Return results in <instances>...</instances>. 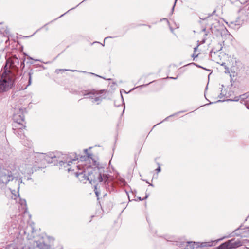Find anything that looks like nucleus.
Instances as JSON below:
<instances>
[{"label":"nucleus","instance_id":"4","mask_svg":"<svg viewBox=\"0 0 249 249\" xmlns=\"http://www.w3.org/2000/svg\"><path fill=\"white\" fill-rule=\"evenodd\" d=\"M14 120L16 122L14 125L15 128H13L14 133L21 138L22 137H24L23 131L25 129L26 126L23 124L24 122V116L23 113L19 115L15 114L14 115Z\"/></svg>","mask_w":249,"mask_h":249},{"label":"nucleus","instance_id":"22","mask_svg":"<svg viewBox=\"0 0 249 249\" xmlns=\"http://www.w3.org/2000/svg\"><path fill=\"white\" fill-rule=\"evenodd\" d=\"M139 200H142V199H141V197H139Z\"/></svg>","mask_w":249,"mask_h":249},{"label":"nucleus","instance_id":"20","mask_svg":"<svg viewBox=\"0 0 249 249\" xmlns=\"http://www.w3.org/2000/svg\"><path fill=\"white\" fill-rule=\"evenodd\" d=\"M196 66H197L198 67L203 68L202 67H201L200 66H199V65H196Z\"/></svg>","mask_w":249,"mask_h":249},{"label":"nucleus","instance_id":"3","mask_svg":"<svg viewBox=\"0 0 249 249\" xmlns=\"http://www.w3.org/2000/svg\"><path fill=\"white\" fill-rule=\"evenodd\" d=\"M36 157L38 158L41 163H44L45 162L49 163L56 161L59 163L63 162L64 164L66 163L68 166H70V163H72V162L76 161L78 159L77 156L76 155L71 154L70 156L65 155H64V158H65L66 160L63 161L59 160L57 154L54 153H49L48 154L39 153H37Z\"/></svg>","mask_w":249,"mask_h":249},{"label":"nucleus","instance_id":"14","mask_svg":"<svg viewBox=\"0 0 249 249\" xmlns=\"http://www.w3.org/2000/svg\"><path fill=\"white\" fill-rule=\"evenodd\" d=\"M91 156H92V155H91V154H88V157L89 158H91Z\"/></svg>","mask_w":249,"mask_h":249},{"label":"nucleus","instance_id":"17","mask_svg":"<svg viewBox=\"0 0 249 249\" xmlns=\"http://www.w3.org/2000/svg\"><path fill=\"white\" fill-rule=\"evenodd\" d=\"M84 151H85V153H87V151H88V149H84Z\"/></svg>","mask_w":249,"mask_h":249},{"label":"nucleus","instance_id":"11","mask_svg":"<svg viewBox=\"0 0 249 249\" xmlns=\"http://www.w3.org/2000/svg\"><path fill=\"white\" fill-rule=\"evenodd\" d=\"M198 55V54H196L195 52H194V53L193 54V55H192V56L193 57H194V58L197 57Z\"/></svg>","mask_w":249,"mask_h":249},{"label":"nucleus","instance_id":"1","mask_svg":"<svg viewBox=\"0 0 249 249\" xmlns=\"http://www.w3.org/2000/svg\"><path fill=\"white\" fill-rule=\"evenodd\" d=\"M76 167L81 170V172L75 173L81 181L88 180L90 183L93 182L106 183L108 180V175L103 168H93L91 166H88L86 169L82 164H78Z\"/></svg>","mask_w":249,"mask_h":249},{"label":"nucleus","instance_id":"16","mask_svg":"<svg viewBox=\"0 0 249 249\" xmlns=\"http://www.w3.org/2000/svg\"><path fill=\"white\" fill-rule=\"evenodd\" d=\"M175 4H176V2L174 3V6H173V8H172V10H174V6H175Z\"/></svg>","mask_w":249,"mask_h":249},{"label":"nucleus","instance_id":"13","mask_svg":"<svg viewBox=\"0 0 249 249\" xmlns=\"http://www.w3.org/2000/svg\"><path fill=\"white\" fill-rule=\"evenodd\" d=\"M197 47H198V46H197L196 47H195V48H194V52H196V50H197Z\"/></svg>","mask_w":249,"mask_h":249},{"label":"nucleus","instance_id":"8","mask_svg":"<svg viewBox=\"0 0 249 249\" xmlns=\"http://www.w3.org/2000/svg\"><path fill=\"white\" fill-rule=\"evenodd\" d=\"M186 248H184V249H194L195 248V246L196 245L197 246H201V247H205V246H211L212 244L211 242H203L201 243L200 245L199 244L200 243L199 242H187L186 243Z\"/></svg>","mask_w":249,"mask_h":249},{"label":"nucleus","instance_id":"10","mask_svg":"<svg viewBox=\"0 0 249 249\" xmlns=\"http://www.w3.org/2000/svg\"><path fill=\"white\" fill-rule=\"evenodd\" d=\"M246 105L247 106V108L249 109V95L246 98Z\"/></svg>","mask_w":249,"mask_h":249},{"label":"nucleus","instance_id":"21","mask_svg":"<svg viewBox=\"0 0 249 249\" xmlns=\"http://www.w3.org/2000/svg\"><path fill=\"white\" fill-rule=\"evenodd\" d=\"M95 193L96 194V196H98V193L97 192H95Z\"/></svg>","mask_w":249,"mask_h":249},{"label":"nucleus","instance_id":"12","mask_svg":"<svg viewBox=\"0 0 249 249\" xmlns=\"http://www.w3.org/2000/svg\"><path fill=\"white\" fill-rule=\"evenodd\" d=\"M156 171H157V172H159L160 171V166H159L158 168L156 169Z\"/></svg>","mask_w":249,"mask_h":249},{"label":"nucleus","instance_id":"7","mask_svg":"<svg viewBox=\"0 0 249 249\" xmlns=\"http://www.w3.org/2000/svg\"><path fill=\"white\" fill-rule=\"evenodd\" d=\"M103 91V90L98 91L95 90L90 91H85L83 95L87 96V98L92 99V103H97V104H99L103 98L101 95Z\"/></svg>","mask_w":249,"mask_h":249},{"label":"nucleus","instance_id":"19","mask_svg":"<svg viewBox=\"0 0 249 249\" xmlns=\"http://www.w3.org/2000/svg\"><path fill=\"white\" fill-rule=\"evenodd\" d=\"M148 195H146V196H145V199H146V198H147L148 197Z\"/></svg>","mask_w":249,"mask_h":249},{"label":"nucleus","instance_id":"5","mask_svg":"<svg viewBox=\"0 0 249 249\" xmlns=\"http://www.w3.org/2000/svg\"><path fill=\"white\" fill-rule=\"evenodd\" d=\"M38 153L33 154L31 155L29 158H27L26 161V164L23 167L25 168L24 172L27 174H30L33 172L34 168L36 166V163H41L38 158H36Z\"/></svg>","mask_w":249,"mask_h":249},{"label":"nucleus","instance_id":"18","mask_svg":"<svg viewBox=\"0 0 249 249\" xmlns=\"http://www.w3.org/2000/svg\"><path fill=\"white\" fill-rule=\"evenodd\" d=\"M23 202H24V203H25V206L26 207V201H25V200H24V201H23Z\"/></svg>","mask_w":249,"mask_h":249},{"label":"nucleus","instance_id":"9","mask_svg":"<svg viewBox=\"0 0 249 249\" xmlns=\"http://www.w3.org/2000/svg\"><path fill=\"white\" fill-rule=\"evenodd\" d=\"M32 73L31 72H29L28 75H29V80H28V84L27 85V87L29 86L32 83Z\"/></svg>","mask_w":249,"mask_h":249},{"label":"nucleus","instance_id":"2","mask_svg":"<svg viewBox=\"0 0 249 249\" xmlns=\"http://www.w3.org/2000/svg\"><path fill=\"white\" fill-rule=\"evenodd\" d=\"M19 60L17 57L9 58L7 60L4 67V71L0 79V92H4L10 89L13 84V74L10 69L17 67Z\"/></svg>","mask_w":249,"mask_h":249},{"label":"nucleus","instance_id":"15","mask_svg":"<svg viewBox=\"0 0 249 249\" xmlns=\"http://www.w3.org/2000/svg\"><path fill=\"white\" fill-rule=\"evenodd\" d=\"M68 170L69 171H71V170H74V169H71V168H68Z\"/></svg>","mask_w":249,"mask_h":249},{"label":"nucleus","instance_id":"6","mask_svg":"<svg viewBox=\"0 0 249 249\" xmlns=\"http://www.w3.org/2000/svg\"><path fill=\"white\" fill-rule=\"evenodd\" d=\"M243 242L240 240L231 239L221 244L216 248V249H232L241 246Z\"/></svg>","mask_w":249,"mask_h":249}]
</instances>
